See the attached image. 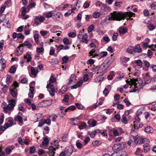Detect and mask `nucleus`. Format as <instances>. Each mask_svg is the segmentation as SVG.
<instances>
[{
  "instance_id": "31",
  "label": "nucleus",
  "mask_w": 156,
  "mask_h": 156,
  "mask_svg": "<svg viewBox=\"0 0 156 156\" xmlns=\"http://www.w3.org/2000/svg\"><path fill=\"white\" fill-rule=\"evenodd\" d=\"M68 138V135L65 134L62 137V140L63 142H66Z\"/></svg>"
},
{
  "instance_id": "24",
  "label": "nucleus",
  "mask_w": 156,
  "mask_h": 156,
  "mask_svg": "<svg viewBox=\"0 0 156 156\" xmlns=\"http://www.w3.org/2000/svg\"><path fill=\"white\" fill-rule=\"evenodd\" d=\"M135 63L137 65L139 66L140 68L142 67L143 62L140 59H138L135 61Z\"/></svg>"
},
{
  "instance_id": "61",
  "label": "nucleus",
  "mask_w": 156,
  "mask_h": 156,
  "mask_svg": "<svg viewBox=\"0 0 156 156\" xmlns=\"http://www.w3.org/2000/svg\"><path fill=\"white\" fill-rule=\"evenodd\" d=\"M104 41L107 42H109L110 41V39L108 36L104 37H103Z\"/></svg>"
},
{
  "instance_id": "3",
  "label": "nucleus",
  "mask_w": 156,
  "mask_h": 156,
  "mask_svg": "<svg viewBox=\"0 0 156 156\" xmlns=\"http://www.w3.org/2000/svg\"><path fill=\"white\" fill-rule=\"evenodd\" d=\"M114 60L113 55H111L110 56L108 57L104 61L102 65L103 67H108L113 62Z\"/></svg>"
},
{
  "instance_id": "11",
  "label": "nucleus",
  "mask_w": 156,
  "mask_h": 156,
  "mask_svg": "<svg viewBox=\"0 0 156 156\" xmlns=\"http://www.w3.org/2000/svg\"><path fill=\"white\" fill-rule=\"evenodd\" d=\"M14 121H18L20 123H22L23 122V119L20 116L17 115L15 117Z\"/></svg>"
},
{
  "instance_id": "63",
  "label": "nucleus",
  "mask_w": 156,
  "mask_h": 156,
  "mask_svg": "<svg viewBox=\"0 0 156 156\" xmlns=\"http://www.w3.org/2000/svg\"><path fill=\"white\" fill-rule=\"evenodd\" d=\"M53 144H54V146L56 147H58V140H54L53 142Z\"/></svg>"
},
{
  "instance_id": "33",
  "label": "nucleus",
  "mask_w": 156,
  "mask_h": 156,
  "mask_svg": "<svg viewBox=\"0 0 156 156\" xmlns=\"http://www.w3.org/2000/svg\"><path fill=\"white\" fill-rule=\"evenodd\" d=\"M147 27L148 29L151 31L153 30L155 28V27L152 24H149Z\"/></svg>"
},
{
  "instance_id": "40",
  "label": "nucleus",
  "mask_w": 156,
  "mask_h": 156,
  "mask_svg": "<svg viewBox=\"0 0 156 156\" xmlns=\"http://www.w3.org/2000/svg\"><path fill=\"white\" fill-rule=\"evenodd\" d=\"M43 121L44 124L46 123L48 126H49L51 124V120L50 119H48L46 120L44 119Z\"/></svg>"
},
{
  "instance_id": "42",
  "label": "nucleus",
  "mask_w": 156,
  "mask_h": 156,
  "mask_svg": "<svg viewBox=\"0 0 156 156\" xmlns=\"http://www.w3.org/2000/svg\"><path fill=\"white\" fill-rule=\"evenodd\" d=\"M94 28V26L93 25H91L88 28V32H89L92 31Z\"/></svg>"
},
{
  "instance_id": "48",
  "label": "nucleus",
  "mask_w": 156,
  "mask_h": 156,
  "mask_svg": "<svg viewBox=\"0 0 156 156\" xmlns=\"http://www.w3.org/2000/svg\"><path fill=\"white\" fill-rule=\"evenodd\" d=\"M121 121L123 123L126 124L127 123V120L126 117L123 115L122 116V118L121 119Z\"/></svg>"
},
{
  "instance_id": "8",
  "label": "nucleus",
  "mask_w": 156,
  "mask_h": 156,
  "mask_svg": "<svg viewBox=\"0 0 156 156\" xmlns=\"http://www.w3.org/2000/svg\"><path fill=\"white\" fill-rule=\"evenodd\" d=\"M128 31V29L126 27L123 28L120 27L119 28V32L120 34H123L126 33Z\"/></svg>"
},
{
  "instance_id": "51",
  "label": "nucleus",
  "mask_w": 156,
  "mask_h": 156,
  "mask_svg": "<svg viewBox=\"0 0 156 156\" xmlns=\"http://www.w3.org/2000/svg\"><path fill=\"white\" fill-rule=\"evenodd\" d=\"M83 79L84 82L87 81L89 79L88 75L86 74L83 76Z\"/></svg>"
},
{
  "instance_id": "13",
  "label": "nucleus",
  "mask_w": 156,
  "mask_h": 156,
  "mask_svg": "<svg viewBox=\"0 0 156 156\" xmlns=\"http://www.w3.org/2000/svg\"><path fill=\"white\" fill-rule=\"evenodd\" d=\"M143 147L144 148V152H147L151 149L150 146L148 144H145L144 145Z\"/></svg>"
},
{
  "instance_id": "4",
  "label": "nucleus",
  "mask_w": 156,
  "mask_h": 156,
  "mask_svg": "<svg viewBox=\"0 0 156 156\" xmlns=\"http://www.w3.org/2000/svg\"><path fill=\"white\" fill-rule=\"evenodd\" d=\"M14 86V87L13 89H10V94L13 97H16L17 94V92L15 91V90L16 89L17 87H18L19 86L18 83L16 81H15L12 85Z\"/></svg>"
},
{
  "instance_id": "14",
  "label": "nucleus",
  "mask_w": 156,
  "mask_h": 156,
  "mask_svg": "<svg viewBox=\"0 0 156 156\" xmlns=\"http://www.w3.org/2000/svg\"><path fill=\"white\" fill-rule=\"evenodd\" d=\"M31 72L32 75L36 76L38 72V69L35 70V68L34 67H32L31 68Z\"/></svg>"
},
{
  "instance_id": "55",
  "label": "nucleus",
  "mask_w": 156,
  "mask_h": 156,
  "mask_svg": "<svg viewBox=\"0 0 156 156\" xmlns=\"http://www.w3.org/2000/svg\"><path fill=\"white\" fill-rule=\"evenodd\" d=\"M17 37L18 38H21L23 39L24 37V36L21 33H18L17 34Z\"/></svg>"
},
{
  "instance_id": "29",
  "label": "nucleus",
  "mask_w": 156,
  "mask_h": 156,
  "mask_svg": "<svg viewBox=\"0 0 156 156\" xmlns=\"http://www.w3.org/2000/svg\"><path fill=\"white\" fill-rule=\"evenodd\" d=\"M75 104L77 108L79 109L82 110L84 108V107L81 104L77 103H75Z\"/></svg>"
},
{
  "instance_id": "18",
  "label": "nucleus",
  "mask_w": 156,
  "mask_h": 156,
  "mask_svg": "<svg viewBox=\"0 0 156 156\" xmlns=\"http://www.w3.org/2000/svg\"><path fill=\"white\" fill-rule=\"evenodd\" d=\"M76 106L74 105H71L70 107H69L67 109H66L65 110L63 114L64 115H66V112L67 111V110L68 109H70L72 111H73L75 109H76Z\"/></svg>"
},
{
  "instance_id": "62",
  "label": "nucleus",
  "mask_w": 156,
  "mask_h": 156,
  "mask_svg": "<svg viewBox=\"0 0 156 156\" xmlns=\"http://www.w3.org/2000/svg\"><path fill=\"white\" fill-rule=\"evenodd\" d=\"M133 112V111L132 110H127L125 111V114L126 115H128L130 113Z\"/></svg>"
},
{
  "instance_id": "53",
  "label": "nucleus",
  "mask_w": 156,
  "mask_h": 156,
  "mask_svg": "<svg viewBox=\"0 0 156 156\" xmlns=\"http://www.w3.org/2000/svg\"><path fill=\"white\" fill-rule=\"evenodd\" d=\"M17 140L19 143L21 145H23L24 144V142L21 137H19L18 138Z\"/></svg>"
},
{
  "instance_id": "47",
  "label": "nucleus",
  "mask_w": 156,
  "mask_h": 156,
  "mask_svg": "<svg viewBox=\"0 0 156 156\" xmlns=\"http://www.w3.org/2000/svg\"><path fill=\"white\" fill-rule=\"evenodd\" d=\"M44 51V48L43 47L38 48H37L36 51L38 53H40L43 52Z\"/></svg>"
},
{
  "instance_id": "52",
  "label": "nucleus",
  "mask_w": 156,
  "mask_h": 156,
  "mask_svg": "<svg viewBox=\"0 0 156 156\" xmlns=\"http://www.w3.org/2000/svg\"><path fill=\"white\" fill-rule=\"evenodd\" d=\"M69 96L68 95L66 94L64 96V99H63V101L67 103L69 101Z\"/></svg>"
},
{
  "instance_id": "1",
  "label": "nucleus",
  "mask_w": 156,
  "mask_h": 156,
  "mask_svg": "<svg viewBox=\"0 0 156 156\" xmlns=\"http://www.w3.org/2000/svg\"><path fill=\"white\" fill-rule=\"evenodd\" d=\"M134 15V13L131 12L126 13L119 12L117 13L116 12L114 11L112 14L111 17L113 20L120 21L122 20H124L127 16L131 17Z\"/></svg>"
},
{
  "instance_id": "59",
  "label": "nucleus",
  "mask_w": 156,
  "mask_h": 156,
  "mask_svg": "<svg viewBox=\"0 0 156 156\" xmlns=\"http://www.w3.org/2000/svg\"><path fill=\"white\" fill-rule=\"evenodd\" d=\"M94 60L91 59H90L89 60H88L87 61V63L88 64H90V65H92L94 64Z\"/></svg>"
},
{
  "instance_id": "2",
  "label": "nucleus",
  "mask_w": 156,
  "mask_h": 156,
  "mask_svg": "<svg viewBox=\"0 0 156 156\" xmlns=\"http://www.w3.org/2000/svg\"><path fill=\"white\" fill-rule=\"evenodd\" d=\"M90 56H93L92 58H94L95 56H97L99 55L101 58H103L106 56L107 55V52L106 51H102L99 53V54L95 53V51L94 49H92L89 53Z\"/></svg>"
},
{
  "instance_id": "57",
  "label": "nucleus",
  "mask_w": 156,
  "mask_h": 156,
  "mask_svg": "<svg viewBox=\"0 0 156 156\" xmlns=\"http://www.w3.org/2000/svg\"><path fill=\"white\" fill-rule=\"evenodd\" d=\"M145 66L147 68H149L150 66L149 62L146 60L144 61Z\"/></svg>"
},
{
  "instance_id": "17",
  "label": "nucleus",
  "mask_w": 156,
  "mask_h": 156,
  "mask_svg": "<svg viewBox=\"0 0 156 156\" xmlns=\"http://www.w3.org/2000/svg\"><path fill=\"white\" fill-rule=\"evenodd\" d=\"M3 108L5 112H6L12 109L13 108L11 106V105L9 104L6 106L3 107Z\"/></svg>"
},
{
  "instance_id": "39",
  "label": "nucleus",
  "mask_w": 156,
  "mask_h": 156,
  "mask_svg": "<svg viewBox=\"0 0 156 156\" xmlns=\"http://www.w3.org/2000/svg\"><path fill=\"white\" fill-rule=\"evenodd\" d=\"M69 60L68 57L67 56H65L62 57V60L63 62L64 63H66Z\"/></svg>"
},
{
  "instance_id": "25",
  "label": "nucleus",
  "mask_w": 156,
  "mask_h": 156,
  "mask_svg": "<svg viewBox=\"0 0 156 156\" xmlns=\"http://www.w3.org/2000/svg\"><path fill=\"white\" fill-rule=\"evenodd\" d=\"M9 104L11 105V106L12 107V108H13L16 104V101L14 99L9 100Z\"/></svg>"
},
{
  "instance_id": "20",
  "label": "nucleus",
  "mask_w": 156,
  "mask_h": 156,
  "mask_svg": "<svg viewBox=\"0 0 156 156\" xmlns=\"http://www.w3.org/2000/svg\"><path fill=\"white\" fill-rule=\"evenodd\" d=\"M67 88H68V86H66V85L64 86L60 89V90L59 91V92L60 93H62V94H63L66 91Z\"/></svg>"
},
{
  "instance_id": "32",
  "label": "nucleus",
  "mask_w": 156,
  "mask_h": 156,
  "mask_svg": "<svg viewBox=\"0 0 156 156\" xmlns=\"http://www.w3.org/2000/svg\"><path fill=\"white\" fill-rule=\"evenodd\" d=\"M131 84L134 85L135 86H136L137 84V81L135 79H131Z\"/></svg>"
},
{
  "instance_id": "12",
  "label": "nucleus",
  "mask_w": 156,
  "mask_h": 156,
  "mask_svg": "<svg viewBox=\"0 0 156 156\" xmlns=\"http://www.w3.org/2000/svg\"><path fill=\"white\" fill-rule=\"evenodd\" d=\"M49 140L47 137H44L43 141L42 142V145L44 146L48 145L49 144Z\"/></svg>"
},
{
  "instance_id": "7",
  "label": "nucleus",
  "mask_w": 156,
  "mask_h": 156,
  "mask_svg": "<svg viewBox=\"0 0 156 156\" xmlns=\"http://www.w3.org/2000/svg\"><path fill=\"white\" fill-rule=\"evenodd\" d=\"M64 151L66 153V155L69 156L73 153V150L71 148L67 147L65 148Z\"/></svg>"
},
{
  "instance_id": "27",
  "label": "nucleus",
  "mask_w": 156,
  "mask_h": 156,
  "mask_svg": "<svg viewBox=\"0 0 156 156\" xmlns=\"http://www.w3.org/2000/svg\"><path fill=\"white\" fill-rule=\"evenodd\" d=\"M0 63L2 64V67L3 69L5 67V61L4 58H2L0 60Z\"/></svg>"
},
{
  "instance_id": "41",
  "label": "nucleus",
  "mask_w": 156,
  "mask_h": 156,
  "mask_svg": "<svg viewBox=\"0 0 156 156\" xmlns=\"http://www.w3.org/2000/svg\"><path fill=\"white\" fill-rule=\"evenodd\" d=\"M63 42L65 44H69V40L67 38H64L63 39Z\"/></svg>"
},
{
  "instance_id": "37",
  "label": "nucleus",
  "mask_w": 156,
  "mask_h": 156,
  "mask_svg": "<svg viewBox=\"0 0 156 156\" xmlns=\"http://www.w3.org/2000/svg\"><path fill=\"white\" fill-rule=\"evenodd\" d=\"M30 153L32 154L35 152L36 149L34 146H31L30 148Z\"/></svg>"
},
{
  "instance_id": "16",
  "label": "nucleus",
  "mask_w": 156,
  "mask_h": 156,
  "mask_svg": "<svg viewBox=\"0 0 156 156\" xmlns=\"http://www.w3.org/2000/svg\"><path fill=\"white\" fill-rule=\"evenodd\" d=\"M24 59H26L27 60V62H30L31 61L32 58L30 55L27 53L24 57L23 58Z\"/></svg>"
},
{
  "instance_id": "23",
  "label": "nucleus",
  "mask_w": 156,
  "mask_h": 156,
  "mask_svg": "<svg viewBox=\"0 0 156 156\" xmlns=\"http://www.w3.org/2000/svg\"><path fill=\"white\" fill-rule=\"evenodd\" d=\"M109 7L106 4L104 3L103 4V7H102V9L105 12H108L109 10Z\"/></svg>"
},
{
  "instance_id": "28",
  "label": "nucleus",
  "mask_w": 156,
  "mask_h": 156,
  "mask_svg": "<svg viewBox=\"0 0 156 156\" xmlns=\"http://www.w3.org/2000/svg\"><path fill=\"white\" fill-rule=\"evenodd\" d=\"M49 83H55L56 81V80L53 76H51L49 80L48 81Z\"/></svg>"
},
{
  "instance_id": "36",
  "label": "nucleus",
  "mask_w": 156,
  "mask_h": 156,
  "mask_svg": "<svg viewBox=\"0 0 156 156\" xmlns=\"http://www.w3.org/2000/svg\"><path fill=\"white\" fill-rule=\"evenodd\" d=\"M112 150L114 152H115L116 153H118V147L117 145L115 144L112 147Z\"/></svg>"
},
{
  "instance_id": "21",
  "label": "nucleus",
  "mask_w": 156,
  "mask_h": 156,
  "mask_svg": "<svg viewBox=\"0 0 156 156\" xmlns=\"http://www.w3.org/2000/svg\"><path fill=\"white\" fill-rule=\"evenodd\" d=\"M144 131L147 133H151L152 132V128L151 126H147L144 129Z\"/></svg>"
},
{
  "instance_id": "45",
  "label": "nucleus",
  "mask_w": 156,
  "mask_h": 156,
  "mask_svg": "<svg viewBox=\"0 0 156 156\" xmlns=\"http://www.w3.org/2000/svg\"><path fill=\"white\" fill-rule=\"evenodd\" d=\"M138 89H139L138 87L136 86H135V88L134 89H131L130 90L129 92L130 93L135 92H136L137 91V90H138V91H139V90H138Z\"/></svg>"
},
{
  "instance_id": "10",
  "label": "nucleus",
  "mask_w": 156,
  "mask_h": 156,
  "mask_svg": "<svg viewBox=\"0 0 156 156\" xmlns=\"http://www.w3.org/2000/svg\"><path fill=\"white\" fill-rule=\"evenodd\" d=\"M134 50H136V54L140 52L142 50V48L140 45L137 44L135 47H134Z\"/></svg>"
},
{
  "instance_id": "64",
  "label": "nucleus",
  "mask_w": 156,
  "mask_h": 156,
  "mask_svg": "<svg viewBox=\"0 0 156 156\" xmlns=\"http://www.w3.org/2000/svg\"><path fill=\"white\" fill-rule=\"evenodd\" d=\"M150 67L154 72H156V65L152 64L150 66Z\"/></svg>"
},
{
  "instance_id": "35",
  "label": "nucleus",
  "mask_w": 156,
  "mask_h": 156,
  "mask_svg": "<svg viewBox=\"0 0 156 156\" xmlns=\"http://www.w3.org/2000/svg\"><path fill=\"white\" fill-rule=\"evenodd\" d=\"M76 78V76H75L74 75H71V77L69 78V83L68 84L69 85H70V84H71L73 81V80L72 79V78Z\"/></svg>"
},
{
  "instance_id": "9",
  "label": "nucleus",
  "mask_w": 156,
  "mask_h": 156,
  "mask_svg": "<svg viewBox=\"0 0 156 156\" xmlns=\"http://www.w3.org/2000/svg\"><path fill=\"white\" fill-rule=\"evenodd\" d=\"M42 103L44 107H47L49 106L51 104V102L49 100L44 101H42Z\"/></svg>"
},
{
  "instance_id": "60",
  "label": "nucleus",
  "mask_w": 156,
  "mask_h": 156,
  "mask_svg": "<svg viewBox=\"0 0 156 156\" xmlns=\"http://www.w3.org/2000/svg\"><path fill=\"white\" fill-rule=\"evenodd\" d=\"M72 12V11L71 10H68L67 12H66L64 16L66 17H67L69 15L71 14Z\"/></svg>"
},
{
  "instance_id": "44",
  "label": "nucleus",
  "mask_w": 156,
  "mask_h": 156,
  "mask_svg": "<svg viewBox=\"0 0 156 156\" xmlns=\"http://www.w3.org/2000/svg\"><path fill=\"white\" fill-rule=\"evenodd\" d=\"M100 13L98 12H94L93 14V16L94 18H97L99 16Z\"/></svg>"
},
{
  "instance_id": "6",
  "label": "nucleus",
  "mask_w": 156,
  "mask_h": 156,
  "mask_svg": "<svg viewBox=\"0 0 156 156\" xmlns=\"http://www.w3.org/2000/svg\"><path fill=\"white\" fill-rule=\"evenodd\" d=\"M127 52L131 54H133L136 55V50H134V46H130L128 47L127 50Z\"/></svg>"
},
{
  "instance_id": "58",
  "label": "nucleus",
  "mask_w": 156,
  "mask_h": 156,
  "mask_svg": "<svg viewBox=\"0 0 156 156\" xmlns=\"http://www.w3.org/2000/svg\"><path fill=\"white\" fill-rule=\"evenodd\" d=\"M68 35L69 37H75L76 34L73 32H72L69 33L68 34Z\"/></svg>"
},
{
  "instance_id": "26",
  "label": "nucleus",
  "mask_w": 156,
  "mask_h": 156,
  "mask_svg": "<svg viewBox=\"0 0 156 156\" xmlns=\"http://www.w3.org/2000/svg\"><path fill=\"white\" fill-rule=\"evenodd\" d=\"M56 88H50V90H49V92L50 93V95H51L52 97H53L55 95V89H56Z\"/></svg>"
},
{
  "instance_id": "15",
  "label": "nucleus",
  "mask_w": 156,
  "mask_h": 156,
  "mask_svg": "<svg viewBox=\"0 0 156 156\" xmlns=\"http://www.w3.org/2000/svg\"><path fill=\"white\" fill-rule=\"evenodd\" d=\"M88 38L87 35L86 34L84 35L82 37V42L86 44L88 43V40L87 39Z\"/></svg>"
},
{
  "instance_id": "43",
  "label": "nucleus",
  "mask_w": 156,
  "mask_h": 156,
  "mask_svg": "<svg viewBox=\"0 0 156 156\" xmlns=\"http://www.w3.org/2000/svg\"><path fill=\"white\" fill-rule=\"evenodd\" d=\"M118 35V34L117 33H114L113 34V36L112 37V40L113 41H115L117 40Z\"/></svg>"
},
{
  "instance_id": "56",
  "label": "nucleus",
  "mask_w": 156,
  "mask_h": 156,
  "mask_svg": "<svg viewBox=\"0 0 156 156\" xmlns=\"http://www.w3.org/2000/svg\"><path fill=\"white\" fill-rule=\"evenodd\" d=\"M103 93L104 94L105 96H106L109 93L108 90L106 88H105L104 89Z\"/></svg>"
},
{
  "instance_id": "5",
  "label": "nucleus",
  "mask_w": 156,
  "mask_h": 156,
  "mask_svg": "<svg viewBox=\"0 0 156 156\" xmlns=\"http://www.w3.org/2000/svg\"><path fill=\"white\" fill-rule=\"evenodd\" d=\"M134 139V142L135 144H140L144 143V141L143 138H141L140 137H137L136 138V136L131 135Z\"/></svg>"
},
{
  "instance_id": "19",
  "label": "nucleus",
  "mask_w": 156,
  "mask_h": 156,
  "mask_svg": "<svg viewBox=\"0 0 156 156\" xmlns=\"http://www.w3.org/2000/svg\"><path fill=\"white\" fill-rule=\"evenodd\" d=\"M35 19L37 20H39V21L41 22H43L45 20V18L42 16H36L35 17Z\"/></svg>"
},
{
  "instance_id": "46",
  "label": "nucleus",
  "mask_w": 156,
  "mask_h": 156,
  "mask_svg": "<svg viewBox=\"0 0 156 156\" xmlns=\"http://www.w3.org/2000/svg\"><path fill=\"white\" fill-rule=\"evenodd\" d=\"M45 16L47 18L51 17L52 16V13L51 11H50L46 13Z\"/></svg>"
},
{
  "instance_id": "30",
  "label": "nucleus",
  "mask_w": 156,
  "mask_h": 156,
  "mask_svg": "<svg viewBox=\"0 0 156 156\" xmlns=\"http://www.w3.org/2000/svg\"><path fill=\"white\" fill-rule=\"evenodd\" d=\"M16 68L13 66L10 69L9 72L11 73H14L16 71Z\"/></svg>"
},
{
  "instance_id": "50",
  "label": "nucleus",
  "mask_w": 156,
  "mask_h": 156,
  "mask_svg": "<svg viewBox=\"0 0 156 156\" xmlns=\"http://www.w3.org/2000/svg\"><path fill=\"white\" fill-rule=\"evenodd\" d=\"M23 10L22 11L21 14L22 16L25 15V14L26 12V8L24 7H22Z\"/></svg>"
},
{
  "instance_id": "38",
  "label": "nucleus",
  "mask_w": 156,
  "mask_h": 156,
  "mask_svg": "<svg viewBox=\"0 0 156 156\" xmlns=\"http://www.w3.org/2000/svg\"><path fill=\"white\" fill-rule=\"evenodd\" d=\"M11 77V76L9 75L7 77L6 79V82L7 84H9L11 83V81H10V78Z\"/></svg>"
},
{
  "instance_id": "49",
  "label": "nucleus",
  "mask_w": 156,
  "mask_h": 156,
  "mask_svg": "<svg viewBox=\"0 0 156 156\" xmlns=\"http://www.w3.org/2000/svg\"><path fill=\"white\" fill-rule=\"evenodd\" d=\"M128 98H125L124 100V102L126 103V105L127 107L131 105V103L129 101H128Z\"/></svg>"
},
{
  "instance_id": "54",
  "label": "nucleus",
  "mask_w": 156,
  "mask_h": 156,
  "mask_svg": "<svg viewBox=\"0 0 156 156\" xmlns=\"http://www.w3.org/2000/svg\"><path fill=\"white\" fill-rule=\"evenodd\" d=\"M90 139L89 136L86 137L85 140H83L85 145L87 144L88 142L90 141Z\"/></svg>"
},
{
  "instance_id": "34",
  "label": "nucleus",
  "mask_w": 156,
  "mask_h": 156,
  "mask_svg": "<svg viewBox=\"0 0 156 156\" xmlns=\"http://www.w3.org/2000/svg\"><path fill=\"white\" fill-rule=\"evenodd\" d=\"M76 144L77 147L79 149H80L83 147V145L80 143L77 140L76 142Z\"/></svg>"
},
{
  "instance_id": "22",
  "label": "nucleus",
  "mask_w": 156,
  "mask_h": 156,
  "mask_svg": "<svg viewBox=\"0 0 156 156\" xmlns=\"http://www.w3.org/2000/svg\"><path fill=\"white\" fill-rule=\"evenodd\" d=\"M24 46H27L28 48H30L32 47V45L29 41H26L23 43Z\"/></svg>"
}]
</instances>
